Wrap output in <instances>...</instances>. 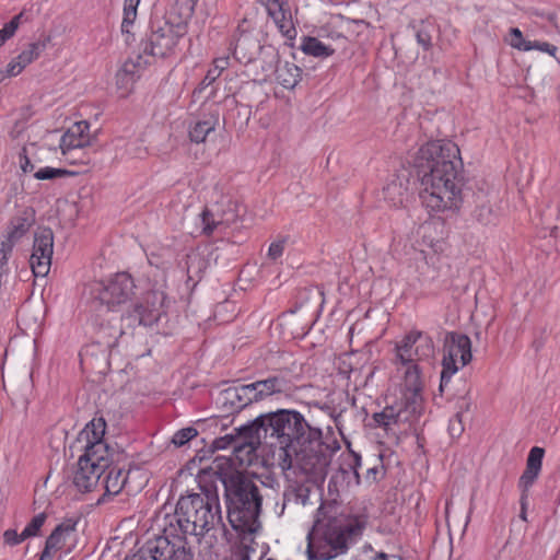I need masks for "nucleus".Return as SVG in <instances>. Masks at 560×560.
<instances>
[{
    "label": "nucleus",
    "instance_id": "1",
    "mask_svg": "<svg viewBox=\"0 0 560 560\" xmlns=\"http://www.w3.org/2000/svg\"><path fill=\"white\" fill-rule=\"evenodd\" d=\"M419 197L430 212H456L463 203L459 149L453 142L423 144L413 159Z\"/></svg>",
    "mask_w": 560,
    "mask_h": 560
},
{
    "label": "nucleus",
    "instance_id": "2",
    "mask_svg": "<svg viewBox=\"0 0 560 560\" xmlns=\"http://www.w3.org/2000/svg\"><path fill=\"white\" fill-rule=\"evenodd\" d=\"M318 432L311 429L296 411L282 409V470L284 476L299 485L311 475H322L328 464Z\"/></svg>",
    "mask_w": 560,
    "mask_h": 560
},
{
    "label": "nucleus",
    "instance_id": "3",
    "mask_svg": "<svg viewBox=\"0 0 560 560\" xmlns=\"http://www.w3.org/2000/svg\"><path fill=\"white\" fill-rule=\"evenodd\" d=\"M133 280L125 273H117L107 281L89 284L85 295L95 324L100 327V343L114 348L118 339L127 334L126 316L119 314L133 294Z\"/></svg>",
    "mask_w": 560,
    "mask_h": 560
},
{
    "label": "nucleus",
    "instance_id": "4",
    "mask_svg": "<svg viewBox=\"0 0 560 560\" xmlns=\"http://www.w3.org/2000/svg\"><path fill=\"white\" fill-rule=\"evenodd\" d=\"M105 431V419L97 417L79 433V442H85V445L73 469L72 483L80 492L92 491L101 476L115 462L117 454L104 440Z\"/></svg>",
    "mask_w": 560,
    "mask_h": 560
},
{
    "label": "nucleus",
    "instance_id": "5",
    "mask_svg": "<svg viewBox=\"0 0 560 560\" xmlns=\"http://www.w3.org/2000/svg\"><path fill=\"white\" fill-rule=\"evenodd\" d=\"M225 495L229 522L232 528L243 536L242 547L237 549L235 557L240 560H249L247 542H252L250 536L260 527L258 516L261 497L256 485L240 475L231 477L225 482Z\"/></svg>",
    "mask_w": 560,
    "mask_h": 560
},
{
    "label": "nucleus",
    "instance_id": "6",
    "mask_svg": "<svg viewBox=\"0 0 560 560\" xmlns=\"http://www.w3.org/2000/svg\"><path fill=\"white\" fill-rule=\"evenodd\" d=\"M174 520L182 533L180 536L200 538L221 522L219 498L215 491L206 490L179 498Z\"/></svg>",
    "mask_w": 560,
    "mask_h": 560
},
{
    "label": "nucleus",
    "instance_id": "7",
    "mask_svg": "<svg viewBox=\"0 0 560 560\" xmlns=\"http://www.w3.org/2000/svg\"><path fill=\"white\" fill-rule=\"evenodd\" d=\"M365 521L353 518L347 525L337 520L316 521L307 534L308 560H329L346 552L348 540L361 535Z\"/></svg>",
    "mask_w": 560,
    "mask_h": 560
},
{
    "label": "nucleus",
    "instance_id": "8",
    "mask_svg": "<svg viewBox=\"0 0 560 560\" xmlns=\"http://www.w3.org/2000/svg\"><path fill=\"white\" fill-rule=\"evenodd\" d=\"M236 431L233 456L240 466H249L259 445L273 447L280 443V410L261 415Z\"/></svg>",
    "mask_w": 560,
    "mask_h": 560
},
{
    "label": "nucleus",
    "instance_id": "9",
    "mask_svg": "<svg viewBox=\"0 0 560 560\" xmlns=\"http://www.w3.org/2000/svg\"><path fill=\"white\" fill-rule=\"evenodd\" d=\"M171 522L163 535L149 539L129 560H192L184 536Z\"/></svg>",
    "mask_w": 560,
    "mask_h": 560
},
{
    "label": "nucleus",
    "instance_id": "10",
    "mask_svg": "<svg viewBox=\"0 0 560 560\" xmlns=\"http://www.w3.org/2000/svg\"><path fill=\"white\" fill-rule=\"evenodd\" d=\"M187 33L183 22L168 18L155 19L151 23V32L141 42L143 51L155 57H166L174 54L180 38Z\"/></svg>",
    "mask_w": 560,
    "mask_h": 560
},
{
    "label": "nucleus",
    "instance_id": "11",
    "mask_svg": "<svg viewBox=\"0 0 560 560\" xmlns=\"http://www.w3.org/2000/svg\"><path fill=\"white\" fill-rule=\"evenodd\" d=\"M421 410L417 407V401H406L401 398L386 406L381 412H375L373 420L388 436L398 441L411 431Z\"/></svg>",
    "mask_w": 560,
    "mask_h": 560
},
{
    "label": "nucleus",
    "instance_id": "12",
    "mask_svg": "<svg viewBox=\"0 0 560 560\" xmlns=\"http://www.w3.org/2000/svg\"><path fill=\"white\" fill-rule=\"evenodd\" d=\"M442 372L440 389L458 371L459 366L467 365L472 358L471 341L468 336L457 332H450L445 337L443 348Z\"/></svg>",
    "mask_w": 560,
    "mask_h": 560
},
{
    "label": "nucleus",
    "instance_id": "13",
    "mask_svg": "<svg viewBox=\"0 0 560 560\" xmlns=\"http://www.w3.org/2000/svg\"><path fill=\"white\" fill-rule=\"evenodd\" d=\"M434 354L433 340L421 331H410L395 346L394 363L398 366L415 365Z\"/></svg>",
    "mask_w": 560,
    "mask_h": 560
},
{
    "label": "nucleus",
    "instance_id": "14",
    "mask_svg": "<svg viewBox=\"0 0 560 560\" xmlns=\"http://www.w3.org/2000/svg\"><path fill=\"white\" fill-rule=\"evenodd\" d=\"M166 307L167 299L163 291L147 292L135 305L133 312L126 316L127 328H133L137 325L152 326L165 313Z\"/></svg>",
    "mask_w": 560,
    "mask_h": 560
},
{
    "label": "nucleus",
    "instance_id": "15",
    "mask_svg": "<svg viewBox=\"0 0 560 560\" xmlns=\"http://www.w3.org/2000/svg\"><path fill=\"white\" fill-rule=\"evenodd\" d=\"M54 253V234L50 229H40L34 235L33 253L30 258L35 277L48 275Z\"/></svg>",
    "mask_w": 560,
    "mask_h": 560
},
{
    "label": "nucleus",
    "instance_id": "16",
    "mask_svg": "<svg viewBox=\"0 0 560 560\" xmlns=\"http://www.w3.org/2000/svg\"><path fill=\"white\" fill-rule=\"evenodd\" d=\"M412 175L408 168L392 174L383 188L384 199L395 208L405 207L412 196Z\"/></svg>",
    "mask_w": 560,
    "mask_h": 560
},
{
    "label": "nucleus",
    "instance_id": "17",
    "mask_svg": "<svg viewBox=\"0 0 560 560\" xmlns=\"http://www.w3.org/2000/svg\"><path fill=\"white\" fill-rule=\"evenodd\" d=\"M202 232L211 235L213 232L223 233L231 226L237 219V214L231 201L225 205H215L211 208H206L200 214Z\"/></svg>",
    "mask_w": 560,
    "mask_h": 560
},
{
    "label": "nucleus",
    "instance_id": "18",
    "mask_svg": "<svg viewBox=\"0 0 560 560\" xmlns=\"http://www.w3.org/2000/svg\"><path fill=\"white\" fill-rule=\"evenodd\" d=\"M80 517H69L63 520L48 536L44 550L52 556L54 552L66 548L71 551L77 546L78 524Z\"/></svg>",
    "mask_w": 560,
    "mask_h": 560
},
{
    "label": "nucleus",
    "instance_id": "19",
    "mask_svg": "<svg viewBox=\"0 0 560 560\" xmlns=\"http://www.w3.org/2000/svg\"><path fill=\"white\" fill-rule=\"evenodd\" d=\"M90 125L85 120L73 124L67 132L61 137L60 149L63 155H67L71 150L82 149L91 143L89 135Z\"/></svg>",
    "mask_w": 560,
    "mask_h": 560
},
{
    "label": "nucleus",
    "instance_id": "20",
    "mask_svg": "<svg viewBox=\"0 0 560 560\" xmlns=\"http://www.w3.org/2000/svg\"><path fill=\"white\" fill-rule=\"evenodd\" d=\"M404 372L402 399L406 401H417V407L422 409V381L418 364L406 365Z\"/></svg>",
    "mask_w": 560,
    "mask_h": 560
},
{
    "label": "nucleus",
    "instance_id": "21",
    "mask_svg": "<svg viewBox=\"0 0 560 560\" xmlns=\"http://www.w3.org/2000/svg\"><path fill=\"white\" fill-rule=\"evenodd\" d=\"M107 469V475L103 481L105 495H117L124 488L128 487L130 476L140 472L139 469L126 471L122 468L113 466V464Z\"/></svg>",
    "mask_w": 560,
    "mask_h": 560
},
{
    "label": "nucleus",
    "instance_id": "22",
    "mask_svg": "<svg viewBox=\"0 0 560 560\" xmlns=\"http://www.w3.org/2000/svg\"><path fill=\"white\" fill-rule=\"evenodd\" d=\"M442 229L443 222L440 220L428 221L420 226L421 244L435 254L441 253L444 247Z\"/></svg>",
    "mask_w": 560,
    "mask_h": 560
},
{
    "label": "nucleus",
    "instance_id": "23",
    "mask_svg": "<svg viewBox=\"0 0 560 560\" xmlns=\"http://www.w3.org/2000/svg\"><path fill=\"white\" fill-rule=\"evenodd\" d=\"M259 48V45L252 38V36L241 33L230 44V50L233 52L236 60L243 63L250 62Z\"/></svg>",
    "mask_w": 560,
    "mask_h": 560
},
{
    "label": "nucleus",
    "instance_id": "24",
    "mask_svg": "<svg viewBox=\"0 0 560 560\" xmlns=\"http://www.w3.org/2000/svg\"><path fill=\"white\" fill-rule=\"evenodd\" d=\"M253 388L248 384L228 388L223 392L224 404H230L233 410H241L255 400Z\"/></svg>",
    "mask_w": 560,
    "mask_h": 560
},
{
    "label": "nucleus",
    "instance_id": "25",
    "mask_svg": "<svg viewBox=\"0 0 560 560\" xmlns=\"http://www.w3.org/2000/svg\"><path fill=\"white\" fill-rule=\"evenodd\" d=\"M219 124L218 115H209L203 119L198 120L191 126L189 130V138L195 143L205 142L207 137L215 130L217 125Z\"/></svg>",
    "mask_w": 560,
    "mask_h": 560
},
{
    "label": "nucleus",
    "instance_id": "26",
    "mask_svg": "<svg viewBox=\"0 0 560 560\" xmlns=\"http://www.w3.org/2000/svg\"><path fill=\"white\" fill-rule=\"evenodd\" d=\"M35 142L25 143L18 154V165L22 173H31L35 170V163L39 160L36 156Z\"/></svg>",
    "mask_w": 560,
    "mask_h": 560
},
{
    "label": "nucleus",
    "instance_id": "27",
    "mask_svg": "<svg viewBox=\"0 0 560 560\" xmlns=\"http://www.w3.org/2000/svg\"><path fill=\"white\" fill-rule=\"evenodd\" d=\"M301 49L304 54L317 58H327L335 52V49L330 46L324 45L316 37H304Z\"/></svg>",
    "mask_w": 560,
    "mask_h": 560
},
{
    "label": "nucleus",
    "instance_id": "28",
    "mask_svg": "<svg viewBox=\"0 0 560 560\" xmlns=\"http://www.w3.org/2000/svg\"><path fill=\"white\" fill-rule=\"evenodd\" d=\"M278 377L273 376L264 381H257L248 384L253 388L252 393L255 396V400H260L266 396H269L278 390Z\"/></svg>",
    "mask_w": 560,
    "mask_h": 560
},
{
    "label": "nucleus",
    "instance_id": "29",
    "mask_svg": "<svg viewBox=\"0 0 560 560\" xmlns=\"http://www.w3.org/2000/svg\"><path fill=\"white\" fill-rule=\"evenodd\" d=\"M197 0H175V4L173 7V11L170 16L173 14L178 15L177 22H183L187 25L188 20L191 18Z\"/></svg>",
    "mask_w": 560,
    "mask_h": 560
},
{
    "label": "nucleus",
    "instance_id": "30",
    "mask_svg": "<svg viewBox=\"0 0 560 560\" xmlns=\"http://www.w3.org/2000/svg\"><path fill=\"white\" fill-rule=\"evenodd\" d=\"M302 79V69L293 63H285L282 70V88L292 90Z\"/></svg>",
    "mask_w": 560,
    "mask_h": 560
},
{
    "label": "nucleus",
    "instance_id": "31",
    "mask_svg": "<svg viewBox=\"0 0 560 560\" xmlns=\"http://www.w3.org/2000/svg\"><path fill=\"white\" fill-rule=\"evenodd\" d=\"M140 0H125L124 4V19L121 23V31L129 33V27L133 24L137 18V8Z\"/></svg>",
    "mask_w": 560,
    "mask_h": 560
},
{
    "label": "nucleus",
    "instance_id": "32",
    "mask_svg": "<svg viewBox=\"0 0 560 560\" xmlns=\"http://www.w3.org/2000/svg\"><path fill=\"white\" fill-rule=\"evenodd\" d=\"M44 48L45 44L43 43H32L28 45L27 49L19 55V59L27 66L39 57Z\"/></svg>",
    "mask_w": 560,
    "mask_h": 560
},
{
    "label": "nucleus",
    "instance_id": "33",
    "mask_svg": "<svg viewBox=\"0 0 560 560\" xmlns=\"http://www.w3.org/2000/svg\"><path fill=\"white\" fill-rule=\"evenodd\" d=\"M72 172H69L63 168H54V167H44L34 173V177L38 180L46 179H55L58 177H63L67 175H72Z\"/></svg>",
    "mask_w": 560,
    "mask_h": 560
},
{
    "label": "nucleus",
    "instance_id": "34",
    "mask_svg": "<svg viewBox=\"0 0 560 560\" xmlns=\"http://www.w3.org/2000/svg\"><path fill=\"white\" fill-rule=\"evenodd\" d=\"M46 518V513H39L36 516H34L32 521L27 524V526L23 529V537L30 538L37 536Z\"/></svg>",
    "mask_w": 560,
    "mask_h": 560
},
{
    "label": "nucleus",
    "instance_id": "35",
    "mask_svg": "<svg viewBox=\"0 0 560 560\" xmlns=\"http://www.w3.org/2000/svg\"><path fill=\"white\" fill-rule=\"evenodd\" d=\"M540 471L535 469L525 468L523 475L520 478L518 487L522 493L528 495L529 488L534 485Z\"/></svg>",
    "mask_w": 560,
    "mask_h": 560
},
{
    "label": "nucleus",
    "instance_id": "36",
    "mask_svg": "<svg viewBox=\"0 0 560 560\" xmlns=\"http://www.w3.org/2000/svg\"><path fill=\"white\" fill-rule=\"evenodd\" d=\"M544 454H545L544 448L538 447V446L533 447L529 451V454L527 457L526 468L540 471Z\"/></svg>",
    "mask_w": 560,
    "mask_h": 560
},
{
    "label": "nucleus",
    "instance_id": "37",
    "mask_svg": "<svg viewBox=\"0 0 560 560\" xmlns=\"http://www.w3.org/2000/svg\"><path fill=\"white\" fill-rule=\"evenodd\" d=\"M142 65V57L138 56L136 60L128 59L127 61H125L120 71H122L128 77H131L132 80L136 81V79L139 77V71Z\"/></svg>",
    "mask_w": 560,
    "mask_h": 560
},
{
    "label": "nucleus",
    "instance_id": "38",
    "mask_svg": "<svg viewBox=\"0 0 560 560\" xmlns=\"http://www.w3.org/2000/svg\"><path fill=\"white\" fill-rule=\"evenodd\" d=\"M197 433H198L197 430L192 427L184 428L174 434L172 442L176 446H183L187 442H189L192 438H195L197 435Z\"/></svg>",
    "mask_w": 560,
    "mask_h": 560
},
{
    "label": "nucleus",
    "instance_id": "39",
    "mask_svg": "<svg viewBox=\"0 0 560 560\" xmlns=\"http://www.w3.org/2000/svg\"><path fill=\"white\" fill-rule=\"evenodd\" d=\"M22 18V13L15 15L9 23L4 25L3 28L0 30V46L13 34L19 27L20 19Z\"/></svg>",
    "mask_w": 560,
    "mask_h": 560
},
{
    "label": "nucleus",
    "instance_id": "40",
    "mask_svg": "<svg viewBox=\"0 0 560 560\" xmlns=\"http://www.w3.org/2000/svg\"><path fill=\"white\" fill-rule=\"evenodd\" d=\"M27 229L28 224L25 221H22L14 225L3 242H10L12 244V248H14L16 242L26 233Z\"/></svg>",
    "mask_w": 560,
    "mask_h": 560
},
{
    "label": "nucleus",
    "instance_id": "41",
    "mask_svg": "<svg viewBox=\"0 0 560 560\" xmlns=\"http://www.w3.org/2000/svg\"><path fill=\"white\" fill-rule=\"evenodd\" d=\"M268 15L272 18L277 26H280V0H260Z\"/></svg>",
    "mask_w": 560,
    "mask_h": 560
},
{
    "label": "nucleus",
    "instance_id": "42",
    "mask_svg": "<svg viewBox=\"0 0 560 560\" xmlns=\"http://www.w3.org/2000/svg\"><path fill=\"white\" fill-rule=\"evenodd\" d=\"M25 67L26 65L23 63L18 56L15 59L8 63L5 72L0 71V81L5 77H15L20 74Z\"/></svg>",
    "mask_w": 560,
    "mask_h": 560
},
{
    "label": "nucleus",
    "instance_id": "43",
    "mask_svg": "<svg viewBox=\"0 0 560 560\" xmlns=\"http://www.w3.org/2000/svg\"><path fill=\"white\" fill-rule=\"evenodd\" d=\"M235 443H236V434H225L224 436L217 438L212 443V447L214 450H225V448L233 450Z\"/></svg>",
    "mask_w": 560,
    "mask_h": 560
},
{
    "label": "nucleus",
    "instance_id": "44",
    "mask_svg": "<svg viewBox=\"0 0 560 560\" xmlns=\"http://www.w3.org/2000/svg\"><path fill=\"white\" fill-rule=\"evenodd\" d=\"M450 434L453 438H458L464 432V425L462 420V412H457L448 424Z\"/></svg>",
    "mask_w": 560,
    "mask_h": 560
},
{
    "label": "nucleus",
    "instance_id": "45",
    "mask_svg": "<svg viewBox=\"0 0 560 560\" xmlns=\"http://www.w3.org/2000/svg\"><path fill=\"white\" fill-rule=\"evenodd\" d=\"M532 49H537V50H540V51H545V52H548L549 55L551 56H555L556 51H557V47L549 44V43H546V42H528V45L525 47V51H528V50H532Z\"/></svg>",
    "mask_w": 560,
    "mask_h": 560
},
{
    "label": "nucleus",
    "instance_id": "46",
    "mask_svg": "<svg viewBox=\"0 0 560 560\" xmlns=\"http://www.w3.org/2000/svg\"><path fill=\"white\" fill-rule=\"evenodd\" d=\"M510 45L520 50H525V47L528 45V42L524 40L522 32L518 28H511L510 32Z\"/></svg>",
    "mask_w": 560,
    "mask_h": 560
},
{
    "label": "nucleus",
    "instance_id": "47",
    "mask_svg": "<svg viewBox=\"0 0 560 560\" xmlns=\"http://www.w3.org/2000/svg\"><path fill=\"white\" fill-rule=\"evenodd\" d=\"M3 539L4 542L10 546H15L27 539L26 537H23V532L21 534H18L14 529H7L3 533Z\"/></svg>",
    "mask_w": 560,
    "mask_h": 560
},
{
    "label": "nucleus",
    "instance_id": "48",
    "mask_svg": "<svg viewBox=\"0 0 560 560\" xmlns=\"http://www.w3.org/2000/svg\"><path fill=\"white\" fill-rule=\"evenodd\" d=\"M135 83L131 77H128L122 71H118L116 74V84L119 89L129 90L130 86Z\"/></svg>",
    "mask_w": 560,
    "mask_h": 560
},
{
    "label": "nucleus",
    "instance_id": "49",
    "mask_svg": "<svg viewBox=\"0 0 560 560\" xmlns=\"http://www.w3.org/2000/svg\"><path fill=\"white\" fill-rule=\"evenodd\" d=\"M416 36L418 44L421 45L425 50L431 47V36L428 32L424 30H419Z\"/></svg>",
    "mask_w": 560,
    "mask_h": 560
},
{
    "label": "nucleus",
    "instance_id": "50",
    "mask_svg": "<svg viewBox=\"0 0 560 560\" xmlns=\"http://www.w3.org/2000/svg\"><path fill=\"white\" fill-rule=\"evenodd\" d=\"M228 66H229V57L228 56L219 57V58L214 59V61H213V69H215L220 74L224 69H226Z\"/></svg>",
    "mask_w": 560,
    "mask_h": 560
},
{
    "label": "nucleus",
    "instance_id": "51",
    "mask_svg": "<svg viewBox=\"0 0 560 560\" xmlns=\"http://www.w3.org/2000/svg\"><path fill=\"white\" fill-rule=\"evenodd\" d=\"M26 130H25L24 124L16 122L15 126L13 127L12 131H11V135L15 139H19V138L24 139V132Z\"/></svg>",
    "mask_w": 560,
    "mask_h": 560
},
{
    "label": "nucleus",
    "instance_id": "52",
    "mask_svg": "<svg viewBox=\"0 0 560 560\" xmlns=\"http://www.w3.org/2000/svg\"><path fill=\"white\" fill-rule=\"evenodd\" d=\"M219 75H220V73H219L215 69L211 68V69L208 71V73L206 74V77H205V79H203L202 83H203V84H208V85H209V84H211L212 82H214V81L217 80V78H219Z\"/></svg>",
    "mask_w": 560,
    "mask_h": 560
},
{
    "label": "nucleus",
    "instance_id": "53",
    "mask_svg": "<svg viewBox=\"0 0 560 560\" xmlns=\"http://www.w3.org/2000/svg\"><path fill=\"white\" fill-rule=\"evenodd\" d=\"M268 256L276 260L280 256V243L273 242L269 247Z\"/></svg>",
    "mask_w": 560,
    "mask_h": 560
},
{
    "label": "nucleus",
    "instance_id": "54",
    "mask_svg": "<svg viewBox=\"0 0 560 560\" xmlns=\"http://www.w3.org/2000/svg\"><path fill=\"white\" fill-rule=\"evenodd\" d=\"M527 500L528 495L526 493L521 494V514L520 517L526 521V510H527Z\"/></svg>",
    "mask_w": 560,
    "mask_h": 560
},
{
    "label": "nucleus",
    "instance_id": "55",
    "mask_svg": "<svg viewBox=\"0 0 560 560\" xmlns=\"http://www.w3.org/2000/svg\"><path fill=\"white\" fill-rule=\"evenodd\" d=\"M294 36H295V31H294V30H292V31L288 30V31L285 32V37H287V38H288V40H289V43H288V44H289L291 47L293 46V44H292L291 42L294 39Z\"/></svg>",
    "mask_w": 560,
    "mask_h": 560
},
{
    "label": "nucleus",
    "instance_id": "56",
    "mask_svg": "<svg viewBox=\"0 0 560 560\" xmlns=\"http://www.w3.org/2000/svg\"><path fill=\"white\" fill-rule=\"evenodd\" d=\"M380 474L378 467H372L368 469V475H373V479H376V476Z\"/></svg>",
    "mask_w": 560,
    "mask_h": 560
},
{
    "label": "nucleus",
    "instance_id": "57",
    "mask_svg": "<svg viewBox=\"0 0 560 560\" xmlns=\"http://www.w3.org/2000/svg\"><path fill=\"white\" fill-rule=\"evenodd\" d=\"M373 560H388V556L384 552H378L373 557Z\"/></svg>",
    "mask_w": 560,
    "mask_h": 560
},
{
    "label": "nucleus",
    "instance_id": "58",
    "mask_svg": "<svg viewBox=\"0 0 560 560\" xmlns=\"http://www.w3.org/2000/svg\"><path fill=\"white\" fill-rule=\"evenodd\" d=\"M52 556L49 555L47 551L43 550L40 558L38 560H51Z\"/></svg>",
    "mask_w": 560,
    "mask_h": 560
},
{
    "label": "nucleus",
    "instance_id": "59",
    "mask_svg": "<svg viewBox=\"0 0 560 560\" xmlns=\"http://www.w3.org/2000/svg\"><path fill=\"white\" fill-rule=\"evenodd\" d=\"M308 323H310L308 320H306V322H304V323H303V325H302V327H301V332H300L301 335H304V334H305V329L307 328Z\"/></svg>",
    "mask_w": 560,
    "mask_h": 560
},
{
    "label": "nucleus",
    "instance_id": "60",
    "mask_svg": "<svg viewBox=\"0 0 560 560\" xmlns=\"http://www.w3.org/2000/svg\"><path fill=\"white\" fill-rule=\"evenodd\" d=\"M354 459H355V466H359L360 465V460H361L360 456L355 455ZM354 468H357V467H354ZM354 472L358 475L357 469H354Z\"/></svg>",
    "mask_w": 560,
    "mask_h": 560
},
{
    "label": "nucleus",
    "instance_id": "61",
    "mask_svg": "<svg viewBox=\"0 0 560 560\" xmlns=\"http://www.w3.org/2000/svg\"><path fill=\"white\" fill-rule=\"evenodd\" d=\"M133 155L137 158H141L142 154H141V152H135Z\"/></svg>",
    "mask_w": 560,
    "mask_h": 560
},
{
    "label": "nucleus",
    "instance_id": "62",
    "mask_svg": "<svg viewBox=\"0 0 560 560\" xmlns=\"http://www.w3.org/2000/svg\"><path fill=\"white\" fill-rule=\"evenodd\" d=\"M445 513H446V516H447L448 515V503L446 504Z\"/></svg>",
    "mask_w": 560,
    "mask_h": 560
},
{
    "label": "nucleus",
    "instance_id": "63",
    "mask_svg": "<svg viewBox=\"0 0 560 560\" xmlns=\"http://www.w3.org/2000/svg\"><path fill=\"white\" fill-rule=\"evenodd\" d=\"M394 560H401L400 558L394 557Z\"/></svg>",
    "mask_w": 560,
    "mask_h": 560
},
{
    "label": "nucleus",
    "instance_id": "64",
    "mask_svg": "<svg viewBox=\"0 0 560 560\" xmlns=\"http://www.w3.org/2000/svg\"><path fill=\"white\" fill-rule=\"evenodd\" d=\"M267 560H275V559H272V558H268Z\"/></svg>",
    "mask_w": 560,
    "mask_h": 560
}]
</instances>
